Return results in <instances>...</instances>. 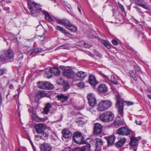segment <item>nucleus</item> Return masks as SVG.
Segmentation results:
<instances>
[{
  "label": "nucleus",
  "mask_w": 151,
  "mask_h": 151,
  "mask_svg": "<svg viewBox=\"0 0 151 151\" xmlns=\"http://www.w3.org/2000/svg\"><path fill=\"white\" fill-rule=\"evenodd\" d=\"M87 98L89 105L92 107H94L96 104V100L95 95L93 93H89Z\"/></svg>",
  "instance_id": "1a4fd4ad"
},
{
  "label": "nucleus",
  "mask_w": 151,
  "mask_h": 151,
  "mask_svg": "<svg viewBox=\"0 0 151 151\" xmlns=\"http://www.w3.org/2000/svg\"><path fill=\"white\" fill-rule=\"evenodd\" d=\"M135 123L137 125H140L142 124V122L139 120H136L135 121Z\"/></svg>",
  "instance_id": "864d4df0"
},
{
  "label": "nucleus",
  "mask_w": 151,
  "mask_h": 151,
  "mask_svg": "<svg viewBox=\"0 0 151 151\" xmlns=\"http://www.w3.org/2000/svg\"><path fill=\"white\" fill-rule=\"evenodd\" d=\"M126 139L125 137H122L116 143V147L119 148L122 146L125 143Z\"/></svg>",
  "instance_id": "5701e85b"
},
{
  "label": "nucleus",
  "mask_w": 151,
  "mask_h": 151,
  "mask_svg": "<svg viewBox=\"0 0 151 151\" xmlns=\"http://www.w3.org/2000/svg\"><path fill=\"white\" fill-rule=\"evenodd\" d=\"M137 148L135 147L133 149H131V150H132V151H137Z\"/></svg>",
  "instance_id": "13d9d810"
},
{
  "label": "nucleus",
  "mask_w": 151,
  "mask_h": 151,
  "mask_svg": "<svg viewBox=\"0 0 151 151\" xmlns=\"http://www.w3.org/2000/svg\"><path fill=\"white\" fill-rule=\"evenodd\" d=\"M111 81L112 83L115 85H116L118 83V82L115 78V77L113 75H111V77L110 80L109 81Z\"/></svg>",
  "instance_id": "4c0bfd02"
},
{
  "label": "nucleus",
  "mask_w": 151,
  "mask_h": 151,
  "mask_svg": "<svg viewBox=\"0 0 151 151\" xmlns=\"http://www.w3.org/2000/svg\"><path fill=\"white\" fill-rule=\"evenodd\" d=\"M99 74L100 75L102 76L103 77V78L106 80L110 81V79L109 78V76H108L105 75L101 71L99 72Z\"/></svg>",
  "instance_id": "a19ab883"
},
{
  "label": "nucleus",
  "mask_w": 151,
  "mask_h": 151,
  "mask_svg": "<svg viewBox=\"0 0 151 151\" xmlns=\"http://www.w3.org/2000/svg\"><path fill=\"white\" fill-rule=\"evenodd\" d=\"M17 96V95L16 94V95H14L13 96V98H15V97H16Z\"/></svg>",
  "instance_id": "338daca9"
},
{
  "label": "nucleus",
  "mask_w": 151,
  "mask_h": 151,
  "mask_svg": "<svg viewBox=\"0 0 151 151\" xmlns=\"http://www.w3.org/2000/svg\"><path fill=\"white\" fill-rule=\"evenodd\" d=\"M112 43L114 45H116L118 44V42L117 40H112Z\"/></svg>",
  "instance_id": "8fccbe9b"
},
{
  "label": "nucleus",
  "mask_w": 151,
  "mask_h": 151,
  "mask_svg": "<svg viewBox=\"0 0 151 151\" xmlns=\"http://www.w3.org/2000/svg\"><path fill=\"white\" fill-rule=\"evenodd\" d=\"M56 28L58 30L64 34L66 38L65 40H66L68 38H71L73 37L72 35L70 34L68 31L60 26L58 25L57 26ZM64 40H65V39Z\"/></svg>",
  "instance_id": "9b49d317"
},
{
  "label": "nucleus",
  "mask_w": 151,
  "mask_h": 151,
  "mask_svg": "<svg viewBox=\"0 0 151 151\" xmlns=\"http://www.w3.org/2000/svg\"><path fill=\"white\" fill-rule=\"evenodd\" d=\"M90 147V145H87L81 147H76L73 150V151H86V150H89V151Z\"/></svg>",
  "instance_id": "a211bd4d"
},
{
  "label": "nucleus",
  "mask_w": 151,
  "mask_h": 151,
  "mask_svg": "<svg viewBox=\"0 0 151 151\" xmlns=\"http://www.w3.org/2000/svg\"><path fill=\"white\" fill-rule=\"evenodd\" d=\"M99 118L100 120L103 122H108L114 120V115L111 111H107L100 115Z\"/></svg>",
  "instance_id": "20e7f679"
},
{
  "label": "nucleus",
  "mask_w": 151,
  "mask_h": 151,
  "mask_svg": "<svg viewBox=\"0 0 151 151\" xmlns=\"http://www.w3.org/2000/svg\"><path fill=\"white\" fill-rule=\"evenodd\" d=\"M32 4V5H34L35 7L37 9H38L39 10L40 8H41L42 9V8L40 7L41 6L40 4H38L31 0L30 1H28L27 2L28 7L30 12L32 14H34L36 12V11L34 10Z\"/></svg>",
  "instance_id": "39448f33"
},
{
  "label": "nucleus",
  "mask_w": 151,
  "mask_h": 151,
  "mask_svg": "<svg viewBox=\"0 0 151 151\" xmlns=\"http://www.w3.org/2000/svg\"><path fill=\"white\" fill-rule=\"evenodd\" d=\"M39 135H36V137H39L41 139L46 140L48 138V135L45 132H43Z\"/></svg>",
  "instance_id": "a878e982"
},
{
  "label": "nucleus",
  "mask_w": 151,
  "mask_h": 151,
  "mask_svg": "<svg viewBox=\"0 0 151 151\" xmlns=\"http://www.w3.org/2000/svg\"><path fill=\"white\" fill-rule=\"evenodd\" d=\"M62 47H63V48L64 49H68L69 48V47H65L63 45H61L60 46L58 47L57 49H60V48Z\"/></svg>",
  "instance_id": "3c124183"
},
{
  "label": "nucleus",
  "mask_w": 151,
  "mask_h": 151,
  "mask_svg": "<svg viewBox=\"0 0 151 151\" xmlns=\"http://www.w3.org/2000/svg\"><path fill=\"white\" fill-rule=\"evenodd\" d=\"M98 91L100 93H105L108 91L107 87L104 84L99 85L98 87Z\"/></svg>",
  "instance_id": "2eb2a0df"
},
{
  "label": "nucleus",
  "mask_w": 151,
  "mask_h": 151,
  "mask_svg": "<svg viewBox=\"0 0 151 151\" xmlns=\"http://www.w3.org/2000/svg\"><path fill=\"white\" fill-rule=\"evenodd\" d=\"M77 122L80 124V125H78L80 126H81V125L84 124L85 123V122L83 120V119L81 118H78V119Z\"/></svg>",
  "instance_id": "58836bf2"
},
{
  "label": "nucleus",
  "mask_w": 151,
  "mask_h": 151,
  "mask_svg": "<svg viewBox=\"0 0 151 151\" xmlns=\"http://www.w3.org/2000/svg\"><path fill=\"white\" fill-rule=\"evenodd\" d=\"M61 68L62 69V70H64L65 69V67H63V66H61ZM65 70H63V72Z\"/></svg>",
  "instance_id": "e2e57ef3"
},
{
  "label": "nucleus",
  "mask_w": 151,
  "mask_h": 151,
  "mask_svg": "<svg viewBox=\"0 0 151 151\" xmlns=\"http://www.w3.org/2000/svg\"><path fill=\"white\" fill-rule=\"evenodd\" d=\"M101 42L108 49H110L111 47V45L109 42L105 40H102Z\"/></svg>",
  "instance_id": "72a5a7b5"
},
{
  "label": "nucleus",
  "mask_w": 151,
  "mask_h": 151,
  "mask_svg": "<svg viewBox=\"0 0 151 151\" xmlns=\"http://www.w3.org/2000/svg\"><path fill=\"white\" fill-rule=\"evenodd\" d=\"M62 133L63 137L66 138H69L72 135V133L70 132L65 129L62 131Z\"/></svg>",
  "instance_id": "4be33fe9"
},
{
  "label": "nucleus",
  "mask_w": 151,
  "mask_h": 151,
  "mask_svg": "<svg viewBox=\"0 0 151 151\" xmlns=\"http://www.w3.org/2000/svg\"><path fill=\"white\" fill-rule=\"evenodd\" d=\"M67 7L69 9H71V7H70V6H67Z\"/></svg>",
  "instance_id": "774afa93"
},
{
  "label": "nucleus",
  "mask_w": 151,
  "mask_h": 151,
  "mask_svg": "<svg viewBox=\"0 0 151 151\" xmlns=\"http://www.w3.org/2000/svg\"><path fill=\"white\" fill-rule=\"evenodd\" d=\"M115 139V137L114 136L106 137V138L108 143L109 145H112L114 144Z\"/></svg>",
  "instance_id": "bb28decb"
},
{
  "label": "nucleus",
  "mask_w": 151,
  "mask_h": 151,
  "mask_svg": "<svg viewBox=\"0 0 151 151\" xmlns=\"http://www.w3.org/2000/svg\"><path fill=\"white\" fill-rule=\"evenodd\" d=\"M79 45L81 46H83L87 48H89L91 46V43L84 42V41H81L79 42Z\"/></svg>",
  "instance_id": "c756f323"
},
{
  "label": "nucleus",
  "mask_w": 151,
  "mask_h": 151,
  "mask_svg": "<svg viewBox=\"0 0 151 151\" xmlns=\"http://www.w3.org/2000/svg\"><path fill=\"white\" fill-rule=\"evenodd\" d=\"M63 89L65 90H67L69 88V86L68 85V83L67 82H65L63 85Z\"/></svg>",
  "instance_id": "c03bdc74"
},
{
  "label": "nucleus",
  "mask_w": 151,
  "mask_h": 151,
  "mask_svg": "<svg viewBox=\"0 0 151 151\" xmlns=\"http://www.w3.org/2000/svg\"><path fill=\"white\" fill-rule=\"evenodd\" d=\"M113 91L116 94L115 95L116 98V106L118 109L119 114L121 116L123 117V103L118 93H117V91L115 89H113Z\"/></svg>",
  "instance_id": "f03ea898"
},
{
  "label": "nucleus",
  "mask_w": 151,
  "mask_h": 151,
  "mask_svg": "<svg viewBox=\"0 0 151 151\" xmlns=\"http://www.w3.org/2000/svg\"><path fill=\"white\" fill-rule=\"evenodd\" d=\"M134 68L139 73L142 74H143V72L141 70V69L139 66L137 65H135Z\"/></svg>",
  "instance_id": "a18cd8bd"
},
{
  "label": "nucleus",
  "mask_w": 151,
  "mask_h": 151,
  "mask_svg": "<svg viewBox=\"0 0 151 151\" xmlns=\"http://www.w3.org/2000/svg\"><path fill=\"white\" fill-rule=\"evenodd\" d=\"M14 53L12 49L0 51V61L12 62L14 60Z\"/></svg>",
  "instance_id": "f257e3e1"
},
{
  "label": "nucleus",
  "mask_w": 151,
  "mask_h": 151,
  "mask_svg": "<svg viewBox=\"0 0 151 151\" xmlns=\"http://www.w3.org/2000/svg\"><path fill=\"white\" fill-rule=\"evenodd\" d=\"M99 74L100 75L102 76L103 77V78L106 80L110 81V79L109 78V76H108L105 75L101 71L99 72Z\"/></svg>",
  "instance_id": "ea45409f"
},
{
  "label": "nucleus",
  "mask_w": 151,
  "mask_h": 151,
  "mask_svg": "<svg viewBox=\"0 0 151 151\" xmlns=\"http://www.w3.org/2000/svg\"><path fill=\"white\" fill-rule=\"evenodd\" d=\"M80 88H83L85 87V85L83 82H81L78 83L77 85Z\"/></svg>",
  "instance_id": "49530a36"
},
{
  "label": "nucleus",
  "mask_w": 151,
  "mask_h": 151,
  "mask_svg": "<svg viewBox=\"0 0 151 151\" xmlns=\"http://www.w3.org/2000/svg\"><path fill=\"white\" fill-rule=\"evenodd\" d=\"M40 11L45 16V19L49 22L52 21V19L50 16V14L47 11L42 10L41 8L40 9Z\"/></svg>",
  "instance_id": "412c9836"
},
{
  "label": "nucleus",
  "mask_w": 151,
  "mask_h": 151,
  "mask_svg": "<svg viewBox=\"0 0 151 151\" xmlns=\"http://www.w3.org/2000/svg\"><path fill=\"white\" fill-rule=\"evenodd\" d=\"M41 151H51L52 148L49 144L44 143L42 144L40 147Z\"/></svg>",
  "instance_id": "ddd939ff"
},
{
  "label": "nucleus",
  "mask_w": 151,
  "mask_h": 151,
  "mask_svg": "<svg viewBox=\"0 0 151 151\" xmlns=\"http://www.w3.org/2000/svg\"><path fill=\"white\" fill-rule=\"evenodd\" d=\"M137 11L139 13V14L141 13L142 14H143V12L141 11V9L139 8L137 9Z\"/></svg>",
  "instance_id": "6e6d98bb"
},
{
  "label": "nucleus",
  "mask_w": 151,
  "mask_h": 151,
  "mask_svg": "<svg viewBox=\"0 0 151 151\" xmlns=\"http://www.w3.org/2000/svg\"><path fill=\"white\" fill-rule=\"evenodd\" d=\"M42 49L41 48L36 47L34 50L33 51H32L30 52V55H34V53H38L40 51H42Z\"/></svg>",
  "instance_id": "f704fd0d"
},
{
  "label": "nucleus",
  "mask_w": 151,
  "mask_h": 151,
  "mask_svg": "<svg viewBox=\"0 0 151 151\" xmlns=\"http://www.w3.org/2000/svg\"><path fill=\"white\" fill-rule=\"evenodd\" d=\"M0 130H1L2 131H3L2 125L1 122H0Z\"/></svg>",
  "instance_id": "bf43d9fd"
},
{
  "label": "nucleus",
  "mask_w": 151,
  "mask_h": 151,
  "mask_svg": "<svg viewBox=\"0 0 151 151\" xmlns=\"http://www.w3.org/2000/svg\"><path fill=\"white\" fill-rule=\"evenodd\" d=\"M137 76L138 78H141L140 76V75H137Z\"/></svg>",
  "instance_id": "69168bd1"
},
{
  "label": "nucleus",
  "mask_w": 151,
  "mask_h": 151,
  "mask_svg": "<svg viewBox=\"0 0 151 151\" xmlns=\"http://www.w3.org/2000/svg\"><path fill=\"white\" fill-rule=\"evenodd\" d=\"M51 73L50 70H49V72H47L45 74V76L48 78H51L52 76V75H51Z\"/></svg>",
  "instance_id": "de8ad7c7"
},
{
  "label": "nucleus",
  "mask_w": 151,
  "mask_h": 151,
  "mask_svg": "<svg viewBox=\"0 0 151 151\" xmlns=\"http://www.w3.org/2000/svg\"><path fill=\"white\" fill-rule=\"evenodd\" d=\"M17 54L18 55V60L19 61L21 60L23 58V55L22 54H21V52L19 50Z\"/></svg>",
  "instance_id": "37998d69"
},
{
  "label": "nucleus",
  "mask_w": 151,
  "mask_h": 151,
  "mask_svg": "<svg viewBox=\"0 0 151 151\" xmlns=\"http://www.w3.org/2000/svg\"><path fill=\"white\" fill-rule=\"evenodd\" d=\"M66 28L70 31L73 32L76 31L77 29L76 27L72 25L71 24L68 27H66Z\"/></svg>",
  "instance_id": "473e14b6"
},
{
  "label": "nucleus",
  "mask_w": 151,
  "mask_h": 151,
  "mask_svg": "<svg viewBox=\"0 0 151 151\" xmlns=\"http://www.w3.org/2000/svg\"><path fill=\"white\" fill-rule=\"evenodd\" d=\"M76 77H78L81 80L83 79L86 76V73L83 71H79L76 73Z\"/></svg>",
  "instance_id": "cd10ccee"
},
{
  "label": "nucleus",
  "mask_w": 151,
  "mask_h": 151,
  "mask_svg": "<svg viewBox=\"0 0 151 151\" xmlns=\"http://www.w3.org/2000/svg\"><path fill=\"white\" fill-rule=\"evenodd\" d=\"M102 127L100 124L99 123L95 124L94 126V134L96 135L101 134L102 132Z\"/></svg>",
  "instance_id": "f8f14e48"
},
{
  "label": "nucleus",
  "mask_w": 151,
  "mask_h": 151,
  "mask_svg": "<svg viewBox=\"0 0 151 151\" xmlns=\"http://www.w3.org/2000/svg\"><path fill=\"white\" fill-rule=\"evenodd\" d=\"M114 124L115 126L123 125L124 124V120L122 118L119 120H115Z\"/></svg>",
  "instance_id": "7c9ffc66"
},
{
  "label": "nucleus",
  "mask_w": 151,
  "mask_h": 151,
  "mask_svg": "<svg viewBox=\"0 0 151 151\" xmlns=\"http://www.w3.org/2000/svg\"><path fill=\"white\" fill-rule=\"evenodd\" d=\"M33 117L35 120L38 122H42L45 121L44 119L40 117L37 115H34Z\"/></svg>",
  "instance_id": "e433bc0d"
},
{
  "label": "nucleus",
  "mask_w": 151,
  "mask_h": 151,
  "mask_svg": "<svg viewBox=\"0 0 151 151\" xmlns=\"http://www.w3.org/2000/svg\"><path fill=\"white\" fill-rule=\"evenodd\" d=\"M119 7L121 9V10L123 12H124L125 11V9H124V6L120 4L119 5Z\"/></svg>",
  "instance_id": "5fc2aeb1"
},
{
  "label": "nucleus",
  "mask_w": 151,
  "mask_h": 151,
  "mask_svg": "<svg viewBox=\"0 0 151 151\" xmlns=\"http://www.w3.org/2000/svg\"><path fill=\"white\" fill-rule=\"evenodd\" d=\"M63 75L70 78L73 79L74 81H76L77 79L76 73L71 69H68L65 70L63 72Z\"/></svg>",
  "instance_id": "0eeeda50"
},
{
  "label": "nucleus",
  "mask_w": 151,
  "mask_h": 151,
  "mask_svg": "<svg viewBox=\"0 0 151 151\" xmlns=\"http://www.w3.org/2000/svg\"><path fill=\"white\" fill-rule=\"evenodd\" d=\"M52 107V104L49 103H47L43 109V112L46 114H48V112L50 111V108Z\"/></svg>",
  "instance_id": "b1692460"
},
{
  "label": "nucleus",
  "mask_w": 151,
  "mask_h": 151,
  "mask_svg": "<svg viewBox=\"0 0 151 151\" xmlns=\"http://www.w3.org/2000/svg\"><path fill=\"white\" fill-rule=\"evenodd\" d=\"M46 89H52L54 88V86L49 82L46 81Z\"/></svg>",
  "instance_id": "c9c22d12"
},
{
  "label": "nucleus",
  "mask_w": 151,
  "mask_h": 151,
  "mask_svg": "<svg viewBox=\"0 0 151 151\" xmlns=\"http://www.w3.org/2000/svg\"><path fill=\"white\" fill-rule=\"evenodd\" d=\"M46 81L45 82H39L37 83V86L40 88L46 89Z\"/></svg>",
  "instance_id": "2f4dec72"
},
{
  "label": "nucleus",
  "mask_w": 151,
  "mask_h": 151,
  "mask_svg": "<svg viewBox=\"0 0 151 151\" xmlns=\"http://www.w3.org/2000/svg\"><path fill=\"white\" fill-rule=\"evenodd\" d=\"M129 129L126 127H122L119 129L118 131V133L120 134L128 135L130 134Z\"/></svg>",
  "instance_id": "dca6fc26"
},
{
  "label": "nucleus",
  "mask_w": 151,
  "mask_h": 151,
  "mask_svg": "<svg viewBox=\"0 0 151 151\" xmlns=\"http://www.w3.org/2000/svg\"><path fill=\"white\" fill-rule=\"evenodd\" d=\"M147 97L148 98L150 99H151V95H147Z\"/></svg>",
  "instance_id": "680f3d73"
},
{
  "label": "nucleus",
  "mask_w": 151,
  "mask_h": 151,
  "mask_svg": "<svg viewBox=\"0 0 151 151\" xmlns=\"http://www.w3.org/2000/svg\"><path fill=\"white\" fill-rule=\"evenodd\" d=\"M73 138L74 142L77 144L82 143L84 140V137L81 133L78 132L75 133Z\"/></svg>",
  "instance_id": "423d86ee"
},
{
  "label": "nucleus",
  "mask_w": 151,
  "mask_h": 151,
  "mask_svg": "<svg viewBox=\"0 0 151 151\" xmlns=\"http://www.w3.org/2000/svg\"><path fill=\"white\" fill-rule=\"evenodd\" d=\"M136 71L135 70H130L129 72V75L131 78L134 81H136L137 80V78L136 76Z\"/></svg>",
  "instance_id": "c85d7f7f"
},
{
  "label": "nucleus",
  "mask_w": 151,
  "mask_h": 151,
  "mask_svg": "<svg viewBox=\"0 0 151 151\" xmlns=\"http://www.w3.org/2000/svg\"><path fill=\"white\" fill-rule=\"evenodd\" d=\"M34 128L35 129L37 133L38 134H40L46 128L45 125L43 123H39L36 125Z\"/></svg>",
  "instance_id": "9d476101"
},
{
  "label": "nucleus",
  "mask_w": 151,
  "mask_h": 151,
  "mask_svg": "<svg viewBox=\"0 0 151 151\" xmlns=\"http://www.w3.org/2000/svg\"><path fill=\"white\" fill-rule=\"evenodd\" d=\"M112 105V102L109 100H103L98 104L97 109L99 111H103L111 108Z\"/></svg>",
  "instance_id": "7ed1b4c3"
},
{
  "label": "nucleus",
  "mask_w": 151,
  "mask_h": 151,
  "mask_svg": "<svg viewBox=\"0 0 151 151\" xmlns=\"http://www.w3.org/2000/svg\"><path fill=\"white\" fill-rule=\"evenodd\" d=\"M9 87L11 88L12 89L13 88V85L11 84L9 85Z\"/></svg>",
  "instance_id": "052dcab7"
},
{
  "label": "nucleus",
  "mask_w": 151,
  "mask_h": 151,
  "mask_svg": "<svg viewBox=\"0 0 151 151\" xmlns=\"http://www.w3.org/2000/svg\"><path fill=\"white\" fill-rule=\"evenodd\" d=\"M50 70L51 73L56 75H59L60 74V70L58 67L51 68L50 69Z\"/></svg>",
  "instance_id": "393cba45"
},
{
  "label": "nucleus",
  "mask_w": 151,
  "mask_h": 151,
  "mask_svg": "<svg viewBox=\"0 0 151 151\" xmlns=\"http://www.w3.org/2000/svg\"><path fill=\"white\" fill-rule=\"evenodd\" d=\"M96 148L90 146L89 151H100L101 150V147L103 145V142L101 139L96 138Z\"/></svg>",
  "instance_id": "6e6552de"
},
{
  "label": "nucleus",
  "mask_w": 151,
  "mask_h": 151,
  "mask_svg": "<svg viewBox=\"0 0 151 151\" xmlns=\"http://www.w3.org/2000/svg\"><path fill=\"white\" fill-rule=\"evenodd\" d=\"M78 10L81 13V10L80 9V8L78 7Z\"/></svg>",
  "instance_id": "0e129e2a"
},
{
  "label": "nucleus",
  "mask_w": 151,
  "mask_h": 151,
  "mask_svg": "<svg viewBox=\"0 0 151 151\" xmlns=\"http://www.w3.org/2000/svg\"><path fill=\"white\" fill-rule=\"evenodd\" d=\"M58 100L60 101L61 103H63L67 101L68 99V96L66 95L63 94H60L56 96Z\"/></svg>",
  "instance_id": "4468645a"
},
{
  "label": "nucleus",
  "mask_w": 151,
  "mask_h": 151,
  "mask_svg": "<svg viewBox=\"0 0 151 151\" xmlns=\"http://www.w3.org/2000/svg\"><path fill=\"white\" fill-rule=\"evenodd\" d=\"M58 22L61 24L64 25L65 27H68L71 24L70 22L67 19H59L57 20Z\"/></svg>",
  "instance_id": "aec40b11"
},
{
  "label": "nucleus",
  "mask_w": 151,
  "mask_h": 151,
  "mask_svg": "<svg viewBox=\"0 0 151 151\" xmlns=\"http://www.w3.org/2000/svg\"><path fill=\"white\" fill-rule=\"evenodd\" d=\"M125 103L128 106H130L132 105H133V103L132 102H129V101H126Z\"/></svg>",
  "instance_id": "603ef678"
},
{
  "label": "nucleus",
  "mask_w": 151,
  "mask_h": 151,
  "mask_svg": "<svg viewBox=\"0 0 151 151\" xmlns=\"http://www.w3.org/2000/svg\"><path fill=\"white\" fill-rule=\"evenodd\" d=\"M141 7H143L144 8H145V9H147V7L145 5H143V4H141Z\"/></svg>",
  "instance_id": "4d7b16f0"
},
{
  "label": "nucleus",
  "mask_w": 151,
  "mask_h": 151,
  "mask_svg": "<svg viewBox=\"0 0 151 151\" xmlns=\"http://www.w3.org/2000/svg\"><path fill=\"white\" fill-rule=\"evenodd\" d=\"M88 81L89 83L93 86H95L98 83L95 76L92 75L89 76Z\"/></svg>",
  "instance_id": "f3484780"
},
{
  "label": "nucleus",
  "mask_w": 151,
  "mask_h": 151,
  "mask_svg": "<svg viewBox=\"0 0 151 151\" xmlns=\"http://www.w3.org/2000/svg\"><path fill=\"white\" fill-rule=\"evenodd\" d=\"M66 82L64 81L62 78H60L58 80H57V83L60 85H63Z\"/></svg>",
  "instance_id": "79ce46f5"
},
{
  "label": "nucleus",
  "mask_w": 151,
  "mask_h": 151,
  "mask_svg": "<svg viewBox=\"0 0 151 151\" xmlns=\"http://www.w3.org/2000/svg\"><path fill=\"white\" fill-rule=\"evenodd\" d=\"M138 142V139L137 137L132 136L131 137L130 145L132 146H137ZM135 147L137 148L136 147Z\"/></svg>",
  "instance_id": "6ab92c4d"
},
{
  "label": "nucleus",
  "mask_w": 151,
  "mask_h": 151,
  "mask_svg": "<svg viewBox=\"0 0 151 151\" xmlns=\"http://www.w3.org/2000/svg\"><path fill=\"white\" fill-rule=\"evenodd\" d=\"M6 70L5 69H0V75H2L6 72Z\"/></svg>",
  "instance_id": "09e8293b"
}]
</instances>
